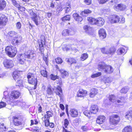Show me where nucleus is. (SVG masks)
Returning <instances> with one entry per match:
<instances>
[{"label": "nucleus", "mask_w": 132, "mask_h": 132, "mask_svg": "<svg viewBox=\"0 0 132 132\" xmlns=\"http://www.w3.org/2000/svg\"><path fill=\"white\" fill-rule=\"evenodd\" d=\"M4 96L2 99L3 101H5L9 104H11L13 102V100L17 99L20 95V93L18 91L14 90L12 91L11 93L10 97L8 95L7 91L4 92Z\"/></svg>", "instance_id": "obj_1"}, {"label": "nucleus", "mask_w": 132, "mask_h": 132, "mask_svg": "<svg viewBox=\"0 0 132 132\" xmlns=\"http://www.w3.org/2000/svg\"><path fill=\"white\" fill-rule=\"evenodd\" d=\"M53 90L56 95L59 96L60 98V100L61 101H63V97L62 90L60 86H58L57 87L54 86L52 88L50 85L48 86L47 90V93L49 95H51L53 93Z\"/></svg>", "instance_id": "obj_2"}, {"label": "nucleus", "mask_w": 132, "mask_h": 132, "mask_svg": "<svg viewBox=\"0 0 132 132\" xmlns=\"http://www.w3.org/2000/svg\"><path fill=\"white\" fill-rule=\"evenodd\" d=\"M6 54L10 57H14L17 53L16 48L12 46H7L5 49Z\"/></svg>", "instance_id": "obj_3"}, {"label": "nucleus", "mask_w": 132, "mask_h": 132, "mask_svg": "<svg viewBox=\"0 0 132 132\" xmlns=\"http://www.w3.org/2000/svg\"><path fill=\"white\" fill-rule=\"evenodd\" d=\"M27 77L29 83L30 84L34 85V87H32V89H35L36 88L37 80L36 78L35 77L34 74L32 73H28Z\"/></svg>", "instance_id": "obj_4"}, {"label": "nucleus", "mask_w": 132, "mask_h": 132, "mask_svg": "<svg viewBox=\"0 0 132 132\" xmlns=\"http://www.w3.org/2000/svg\"><path fill=\"white\" fill-rule=\"evenodd\" d=\"M45 38L44 36H42L40 37V39L38 40L39 45V50L42 54L43 53L44 49V46L45 44Z\"/></svg>", "instance_id": "obj_5"}, {"label": "nucleus", "mask_w": 132, "mask_h": 132, "mask_svg": "<svg viewBox=\"0 0 132 132\" xmlns=\"http://www.w3.org/2000/svg\"><path fill=\"white\" fill-rule=\"evenodd\" d=\"M101 50L102 53L104 54H112L114 53L116 50L113 47H111L109 48L106 47L101 48Z\"/></svg>", "instance_id": "obj_6"}, {"label": "nucleus", "mask_w": 132, "mask_h": 132, "mask_svg": "<svg viewBox=\"0 0 132 132\" xmlns=\"http://www.w3.org/2000/svg\"><path fill=\"white\" fill-rule=\"evenodd\" d=\"M24 57L28 59H31L36 56L34 52L32 50H28L23 54Z\"/></svg>", "instance_id": "obj_7"}, {"label": "nucleus", "mask_w": 132, "mask_h": 132, "mask_svg": "<svg viewBox=\"0 0 132 132\" xmlns=\"http://www.w3.org/2000/svg\"><path fill=\"white\" fill-rule=\"evenodd\" d=\"M119 120V117L117 114H113L110 117V123L112 125L117 124Z\"/></svg>", "instance_id": "obj_8"}, {"label": "nucleus", "mask_w": 132, "mask_h": 132, "mask_svg": "<svg viewBox=\"0 0 132 132\" xmlns=\"http://www.w3.org/2000/svg\"><path fill=\"white\" fill-rule=\"evenodd\" d=\"M126 6L122 4L115 5L113 7L114 9L117 11H124L126 10Z\"/></svg>", "instance_id": "obj_9"}, {"label": "nucleus", "mask_w": 132, "mask_h": 132, "mask_svg": "<svg viewBox=\"0 0 132 132\" xmlns=\"http://www.w3.org/2000/svg\"><path fill=\"white\" fill-rule=\"evenodd\" d=\"M3 64L4 66L7 69L11 68L14 65L13 61L8 59H5L4 60Z\"/></svg>", "instance_id": "obj_10"}, {"label": "nucleus", "mask_w": 132, "mask_h": 132, "mask_svg": "<svg viewBox=\"0 0 132 132\" xmlns=\"http://www.w3.org/2000/svg\"><path fill=\"white\" fill-rule=\"evenodd\" d=\"M119 17L116 15H110L109 18V22L111 23H116L118 22Z\"/></svg>", "instance_id": "obj_11"}, {"label": "nucleus", "mask_w": 132, "mask_h": 132, "mask_svg": "<svg viewBox=\"0 0 132 132\" xmlns=\"http://www.w3.org/2000/svg\"><path fill=\"white\" fill-rule=\"evenodd\" d=\"M7 21V17L4 15H2L0 18V26H5Z\"/></svg>", "instance_id": "obj_12"}, {"label": "nucleus", "mask_w": 132, "mask_h": 132, "mask_svg": "<svg viewBox=\"0 0 132 132\" xmlns=\"http://www.w3.org/2000/svg\"><path fill=\"white\" fill-rule=\"evenodd\" d=\"M69 113L71 117L73 118L77 117L78 115V111L75 109H71L70 110Z\"/></svg>", "instance_id": "obj_13"}, {"label": "nucleus", "mask_w": 132, "mask_h": 132, "mask_svg": "<svg viewBox=\"0 0 132 132\" xmlns=\"http://www.w3.org/2000/svg\"><path fill=\"white\" fill-rule=\"evenodd\" d=\"M74 32L72 29H69L63 30L62 33V35L64 36H67L73 34Z\"/></svg>", "instance_id": "obj_14"}, {"label": "nucleus", "mask_w": 132, "mask_h": 132, "mask_svg": "<svg viewBox=\"0 0 132 132\" xmlns=\"http://www.w3.org/2000/svg\"><path fill=\"white\" fill-rule=\"evenodd\" d=\"M125 118L129 121L132 120V108H130L126 113Z\"/></svg>", "instance_id": "obj_15"}, {"label": "nucleus", "mask_w": 132, "mask_h": 132, "mask_svg": "<svg viewBox=\"0 0 132 132\" xmlns=\"http://www.w3.org/2000/svg\"><path fill=\"white\" fill-rule=\"evenodd\" d=\"M30 15L32 20L34 21L35 24L37 25L38 24V22L37 15L32 11H31L30 12Z\"/></svg>", "instance_id": "obj_16"}, {"label": "nucleus", "mask_w": 132, "mask_h": 132, "mask_svg": "<svg viewBox=\"0 0 132 132\" xmlns=\"http://www.w3.org/2000/svg\"><path fill=\"white\" fill-rule=\"evenodd\" d=\"M100 38L101 39L105 38L106 36V33L105 30L103 29H100L98 31Z\"/></svg>", "instance_id": "obj_17"}, {"label": "nucleus", "mask_w": 132, "mask_h": 132, "mask_svg": "<svg viewBox=\"0 0 132 132\" xmlns=\"http://www.w3.org/2000/svg\"><path fill=\"white\" fill-rule=\"evenodd\" d=\"M87 92L86 91L83 89H79L78 93L77 94L78 97H83L85 96L87 94Z\"/></svg>", "instance_id": "obj_18"}, {"label": "nucleus", "mask_w": 132, "mask_h": 132, "mask_svg": "<svg viewBox=\"0 0 132 132\" xmlns=\"http://www.w3.org/2000/svg\"><path fill=\"white\" fill-rule=\"evenodd\" d=\"M113 68L111 66L107 65L104 71L107 74H110L113 72Z\"/></svg>", "instance_id": "obj_19"}, {"label": "nucleus", "mask_w": 132, "mask_h": 132, "mask_svg": "<svg viewBox=\"0 0 132 132\" xmlns=\"http://www.w3.org/2000/svg\"><path fill=\"white\" fill-rule=\"evenodd\" d=\"M98 106L96 105H92L90 109V112L92 113L95 114L98 111Z\"/></svg>", "instance_id": "obj_20"}, {"label": "nucleus", "mask_w": 132, "mask_h": 132, "mask_svg": "<svg viewBox=\"0 0 132 132\" xmlns=\"http://www.w3.org/2000/svg\"><path fill=\"white\" fill-rule=\"evenodd\" d=\"M107 65L104 62H100L98 64V69L99 70H102L104 71Z\"/></svg>", "instance_id": "obj_21"}, {"label": "nucleus", "mask_w": 132, "mask_h": 132, "mask_svg": "<svg viewBox=\"0 0 132 132\" xmlns=\"http://www.w3.org/2000/svg\"><path fill=\"white\" fill-rule=\"evenodd\" d=\"M105 117L104 116H99L97 118L96 122L99 124H101L103 123L105 121Z\"/></svg>", "instance_id": "obj_22"}, {"label": "nucleus", "mask_w": 132, "mask_h": 132, "mask_svg": "<svg viewBox=\"0 0 132 132\" xmlns=\"http://www.w3.org/2000/svg\"><path fill=\"white\" fill-rule=\"evenodd\" d=\"M96 25L98 26L101 27L104 24L105 21L104 20L101 18H97Z\"/></svg>", "instance_id": "obj_23"}, {"label": "nucleus", "mask_w": 132, "mask_h": 132, "mask_svg": "<svg viewBox=\"0 0 132 132\" xmlns=\"http://www.w3.org/2000/svg\"><path fill=\"white\" fill-rule=\"evenodd\" d=\"M98 93V90L97 89L92 88L90 91V92L89 94V96L90 97H94Z\"/></svg>", "instance_id": "obj_24"}, {"label": "nucleus", "mask_w": 132, "mask_h": 132, "mask_svg": "<svg viewBox=\"0 0 132 132\" xmlns=\"http://www.w3.org/2000/svg\"><path fill=\"white\" fill-rule=\"evenodd\" d=\"M89 23L90 24L92 25H96L97 24V19H95L94 18L90 17H88L87 18Z\"/></svg>", "instance_id": "obj_25"}, {"label": "nucleus", "mask_w": 132, "mask_h": 132, "mask_svg": "<svg viewBox=\"0 0 132 132\" xmlns=\"http://www.w3.org/2000/svg\"><path fill=\"white\" fill-rule=\"evenodd\" d=\"M14 123L16 126H18L22 124V123L21 120L16 117H14Z\"/></svg>", "instance_id": "obj_26"}, {"label": "nucleus", "mask_w": 132, "mask_h": 132, "mask_svg": "<svg viewBox=\"0 0 132 132\" xmlns=\"http://www.w3.org/2000/svg\"><path fill=\"white\" fill-rule=\"evenodd\" d=\"M23 54L19 55L18 56L19 58L18 59V62L21 64H23L25 61V59L24 58V56Z\"/></svg>", "instance_id": "obj_27"}, {"label": "nucleus", "mask_w": 132, "mask_h": 132, "mask_svg": "<svg viewBox=\"0 0 132 132\" xmlns=\"http://www.w3.org/2000/svg\"><path fill=\"white\" fill-rule=\"evenodd\" d=\"M73 16L75 19L78 22H80L82 20V18L77 13H74Z\"/></svg>", "instance_id": "obj_28"}, {"label": "nucleus", "mask_w": 132, "mask_h": 132, "mask_svg": "<svg viewBox=\"0 0 132 132\" xmlns=\"http://www.w3.org/2000/svg\"><path fill=\"white\" fill-rule=\"evenodd\" d=\"M14 79L15 80L17 81L21 79V77L20 76V74L17 72H14L13 75Z\"/></svg>", "instance_id": "obj_29"}, {"label": "nucleus", "mask_w": 132, "mask_h": 132, "mask_svg": "<svg viewBox=\"0 0 132 132\" xmlns=\"http://www.w3.org/2000/svg\"><path fill=\"white\" fill-rule=\"evenodd\" d=\"M17 33L15 32L14 31H11L9 32L7 35L9 37V38H10V39H12V38H13L15 36H14L16 35Z\"/></svg>", "instance_id": "obj_30"}, {"label": "nucleus", "mask_w": 132, "mask_h": 132, "mask_svg": "<svg viewBox=\"0 0 132 132\" xmlns=\"http://www.w3.org/2000/svg\"><path fill=\"white\" fill-rule=\"evenodd\" d=\"M6 2L4 0H0V10H3L6 6Z\"/></svg>", "instance_id": "obj_31"}, {"label": "nucleus", "mask_w": 132, "mask_h": 132, "mask_svg": "<svg viewBox=\"0 0 132 132\" xmlns=\"http://www.w3.org/2000/svg\"><path fill=\"white\" fill-rule=\"evenodd\" d=\"M122 132H132V128L130 126H127L123 129Z\"/></svg>", "instance_id": "obj_32"}, {"label": "nucleus", "mask_w": 132, "mask_h": 132, "mask_svg": "<svg viewBox=\"0 0 132 132\" xmlns=\"http://www.w3.org/2000/svg\"><path fill=\"white\" fill-rule=\"evenodd\" d=\"M6 126H4L3 122L0 123V131L1 132H4L7 130Z\"/></svg>", "instance_id": "obj_33"}, {"label": "nucleus", "mask_w": 132, "mask_h": 132, "mask_svg": "<svg viewBox=\"0 0 132 132\" xmlns=\"http://www.w3.org/2000/svg\"><path fill=\"white\" fill-rule=\"evenodd\" d=\"M117 52L118 54L124 55L126 53V51H125L123 48H120L117 50Z\"/></svg>", "instance_id": "obj_34"}, {"label": "nucleus", "mask_w": 132, "mask_h": 132, "mask_svg": "<svg viewBox=\"0 0 132 132\" xmlns=\"http://www.w3.org/2000/svg\"><path fill=\"white\" fill-rule=\"evenodd\" d=\"M60 71L62 77L65 78L68 76V73L67 72L63 69H61Z\"/></svg>", "instance_id": "obj_35"}, {"label": "nucleus", "mask_w": 132, "mask_h": 132, "mask_svg": "<svg viewBox=\"0 0 132 132\" xmlns=\"http://www.w3.org/2000/svg\"><path fill=\"white\" fill-rule=\"evenodd\" d=\"M66 4V7L64 8V10L65 11V13H67L70 11L71 8L70 5L69 3H67Z\"/></svg>", "instance_id": "obj_36"}, {"label": "nucleus", "mask_w": 132, "mask_h": 132, "mask_svg": "<svg viewBox=\"0 0 132 132\" xmlns=\"http://www.w3.org/2000/svg\"><path fill=\"white\" fill-rule=\"evenodd\" d=\"M88 57V54L87 53H84L81 55L80 58L81 60L84 61L86 60Z\"/></svg>", "instance_id": "obj_37"}, {"label": "nucleus", "mask_w": 132, "mask_h": 132, "mask_svg": "<svg viewBox=\"0 0 132 132\" xmlns=\"http://www.w3.org/2000/svg\"><path fill=\"white\" fill-rule=\"evenodd\" d=\"M23 81L22 78L16 81V86L22 87L23 86Z\"/></svg>", "instance_id": "obj_38"}, {"label": "nucleus", "mask_w": 132, "mask_h": 132, "mask_svg": "<svg viewBox=\"0 0 132 132\" xmlns=\"http://www.w3.org/2000/svg\"><path fill=\"white\" fill-rule=\"evenodd\" d=\"M40 73L44 77H47V72L46 69L44 68L43 70L40 71Z\"/></svg>", "instance_id": "obj_39"}, {"label": "nucleus", "mask_w": 132, "mask_h": 132, "mask_svg": "<svg viewBox=\"0 0 132 132\" xmlns=\"http://www.w3.org/2000/svg\"><path fill=\"white\" fill-rule=\"evenodd\" d=\"M129 88L128 87H125L122 89L120 90V92L121 93L125 94L127 93L129 90Z\"/></svg>", "instance_id": "obj_40"}, {"label": "nucleus", "mask_w": 132, "mask_h": 132, "mask_svg": "<svg viewBox=\"0 0 132 132\" xmlns=\"http://www.w3.org/2000/svg\"><path fill=\"white\" fill-rule=\"evenodd\" d=\"M110 101L112 102H114L116 101V99L115 96L113 95H110L109 96Z\"/></svg>", "instance_id": "obj_41"}, {"label": "nucleus", "mask_w": 132, "mask_h": 132, "mask_svg": "<svg viewBox=\"0 0 132 132\" xmlns=\"http://www.w3.org/2000/svg\"><path fill=\"white\" fill-rule=\"evenodd\" d=\"M12 43L14 45H16L18 43L16 39V37L15 36L14 37L11 39Z\"/></svg>", "instance_id": "obj_42"}, {"label": "nucleus", "mask_w": 132, "mask_h": 132, "mask_svg": "<svg viewBox=\"0 0 132 132\" xmlns=\"http://www.w3.org/2000/svg\"><path fill=\"white\" fill-rule=\"evenodd\" d=\"M125 102V99L124 97H121V98L119 99V100H118L117 101V102L118 103H122V104L121 105H122Z\"/></svg>", "instance_id": "obj_43"}, {"label": "nucleus", "mask_w": 132, "mask_h": 132, "mask_svg": "<svg viewBox=\"0 0 132 132\" xmlns=\"http://www.w3.org/2000/svg\"><path fill=\"white\" fill-rule=\"evenodd\" d=\"M84 114L87 117H90V114L92 113L90 111H89L86 110L84 111L83 112Z\"/></svg>", "instance_id": "obj_44"}, {"label": "nucleus", "mask_w": 132, "mask_h": 132, "mask_svg": "<svg viewBox=\"0 0 132 132\" xmlns=\"http://www.w3.org/2000/svg\"><path fill=\"white\" fill-rule=\"evenodd\" d=\"M70 19V15H68L64 16L61 18L62 20L63 21L65 20H69Z\"/></svg>", "instance_id": "obj_45"}, {"label": "nucleus", "mask_w": 132, "mask_h": 132, "mask_svg": "<svg viewBox=\"0 0 132 132\" xmlns=\"http://www.w3.org/2000/svg\"><path fill=\"white\" fill-rule=\"evenodd\" d=\"M91 13V11L88 10L87 9L84 10V11H82L81 12V14L83 16H85V14H88L90 13Z\"/></svg>", "instance_id": "obj_46"}, {"label": "nucleus", "mask_w": 132, "mask_h": 132, "mask_svg": "<svg viewBox=\"0 0 132 132\" xmlns=\"http://www.w3.org/2000/svg\"><path fill=\"white\" fill-rule=\"evenodd\" d=\"M67 62H69L71 64H72L73 63H75L76 62V60L73 58H70L69 59L67 60Z\"/></svg>", "instance_id": "obj_47"}, {"label": "nucleus", "mask_w": 132, "mask_h": 132, "mask_svg": "<svg viewBox=\"0 0 132 132\" xmlns=\"http://www.w3.org/2000/svg\"><path fill=\"white\" fill-rule=\"evenodd\" d=\"M120 19H119V21L118 22L119 23H125V18L122 16H121L120 18Z\"/></svg>", "instance_id": "obj_48"}, {"label": "nucleus", "mask_w": 132, "mask_h": 132, "mask_svg": "<svg viewBox=\"0 0 132 132\" xmlns=\"http://www.w3.org/2000/svg\"><path fill=\"white\" fill-rule=\"evenodd\" d=\"M58 77V76L57 75H54L53 74H51L50 75V77L51 80H55L56 79H57Z\"/></svg>", "instance_id": "obj_49"}, {"label": "nucleus", "mask_w": 132, "mask_h": 132, "mask_svg": "<svg viewBox=\"0 0 132 132\" xmlns=\"http://www.w3.org/2000/svg\"><path fill=\"white\" fill-rule=\"evenodd\" d=\"M93 28L89 27L88 28V30L86 32L88 33L89 35H91L93 33Z\"/></svg>", "instance_id": "obj_50"}, {"label": "nucleus", "mask_w": 132, "mask_h": 132, "mask_svg": "<svg viewBox=\"0 0 132 132\" xmlns=\"http://www.w3.org/2000/svg\"><path fill=\"white\" fill-rule=\"evenodd\" d=\"M13 4L17 7H19V4L17 3L15 0H11Z\"/></svg>", "instance_id": "obj_51"}, {"label": "nucleus", "mask_w": 132, "mask_h": 132, "mask_svg": "<svg viewBox=\"0 0 132 132\" xmlns=\"http://www.w3.org/2000/svg\"><path fill=\"white\" fill-rule=\"evenodd\" d=\"M101 74L100 72H98L97 73L94 74L91 76V77L92 78L100 76Z\"/></svg>", "instance_id": "obj_52"}, {"label": "nucleus", "mask_w": 132, "mask_h": 132, "mask_svg": "<svg viewBox=\"0 0 132 132\" xmlns=\"http://www.w3.org/2000/svg\"><path fill=\"white\" fill-rule=\"evenodd\" d=\"M69 124V122L67 119H65L64 120V125L65 128L67 127L68 126Z\"/></svg>", "instance_id": "obj_53"}, {"label": "nucleus", "mask_w": 132, "mask_h": 132, "mask_svg": "<svg viewBox=\"0 0 132 132\" xmlns=\"http://www.w3.org/2000/svg\"><path fill=\"white\" fill-rule=\"evenodd\" d=\"M56 62L58 64H60L62 62V60L61 58L60 57H57L55 59Z\"/></svg>", "instance_id": "obj_54"}, {"label": "nucleus", "mask_w": 132, "mask_h": 132, "mask_svg": "<svg viewBox=\"0 0 132 132\" xmlns=\"http://www.w3.org/2000/svg\"><path fill=\"white\" fill-rule=\"evenodd\" d=\"M16 38L18 43L22 42V38L21 36H19L17 37H16Z\"/></svg>", "instance_id": "obj_55"}, {"label": "nucleus", "mask_w": 132, "mask_h": 132, "mask_svg": "<svg viewBox=\"0 0 132 132\" xmlns=\"http://www.w3.org/2000/svg\"><path fill=\"white\" fill-rule=\"evenodd\" d=\"M6 105V103L3 102L0 103V109L5 107Z\"/></svg>", "instance_id": "obj_56"}, {"label": "nucleus", "mask_w": 132, "mask_h": 132, "mask_svg": "<svg viewBox=\"0 0 132 132\" xmlns=\"http://www.w3.org/2000/svg\"><path fill=\"white\" fill-rule=\"evenodd\" d=\"M21 26V23L20 22H18L16 23V28L17 29H20Z\"/></svg>", "instance_id": "obj_57"}, {"label": "nucleus", "mask_w": 132, "mask_h": 132, "mask_svg": "<svg viewBox=\"0 0 132 132\" xmlns=\"http://www.w3.org/2000/svg\"><path fill=\"white\" fill-rule=\"evenodd\" d=\"M84 2L87 4L89 5L91 3L92 0H84Z\"/></svg>", "instance_id": "obj_58"}, {"label": "nucleus", "mask_w": 132, "mask_h": 132, "mask_svg": "<svg viewBox=\"0 0 132 132\" xmlns=\"http://www.w3.org/2000/svg\"><path fill=\"white\" fill-rule=\"evenodd\" d=\"M45 125L46 126H48L50 123H49V119H46L45 120Z\"/></svg>", "instance_id": "obj_59"}, {"label": "nucleus", "mask_w": 132, "mask_h": 132, "mask_svg": "<svg viewBox=\"0 0 132 132\" xmlns=\"http://www.w3.org/2000/svg\"><path fill=\"white\" fill-rule=\"evenodd\" d=\"M108 0H98L100 4H104Z\"/></svg>", "instance_id": "obj_60"}, {"label": "nucleus", "mask_w": 132, "mask_h": 132, "mask_svg": "<svg viewBox=\"0 0 132 132\" xmlns=\"http://www.w3.org/2000/svg\"><path fill=\"white\" fill-rule=\"evenodd\" d=\"M19 10L21 11H24L25 9V8L23 7H21L20 6V5H19V7H17Z\"/></svg>", "instance_id": "obj_61"}, {"label": "nucleus", "mask_w": 132, "mask_h": 132, "mask_svg": "<svg viewBox=\"0 0 132 132\" xmlns=\"http://www.w3.org/2000/svg\"><path fill=\"white\" fill-rule=\"evenodd\" d=\"M46 113L48 115V116L50 117L52 116L53 114L51 112L48 111L46 112Z\"/></svg>", "instance_id": "obj_62"}, {"label": "nucleus", "mask_w": 132, "mask_h": 132, "mask_svg": "<svg viewBox=\"0 0 132 132\" xmlns=\"http://www.w3.org/2000/svg\"><path fill=\"white\" fill-rule=\"evenodd\" d=\"M43 59L45 61L46 64L47 65L48 63L47 61V57L45 56H44L43 57Z\"/></svg>", "instance_id": "obj_63"}, {"label": "nucleus", "mask_w": 132, "mask_h": 132, "mask_svg": "<svg viewBox=\"0 0 132 132\" xmlns=\"http://www.w3.org/2000/svg\"><path fill=\"white\" fill-rule=\"evenodd\" d=\"M60 107L61 110H63L64 109V105L62 104H60Z\"/></svg>", "instance_id": "obj_64"}]
</instances>
